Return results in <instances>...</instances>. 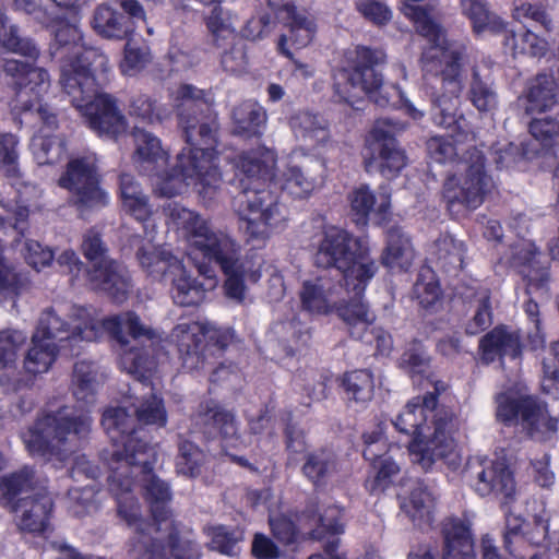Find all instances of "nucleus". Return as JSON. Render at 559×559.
Returning a JSON list of instances; mask_svg holds the SVG:
<instances>
[{
	"mask_svg": "<svg viewBox=\"0 0 559 559\" xmlns=\"http://www.w3.org/2000/svg\"><path fill=\"white\" fill-rule=\"evenodd\" d=\"M173 491H143V499L148 506L153 532L160 531L164 523L169 522L166 536L168 548L174 559H199L200 549L195 540L182 535L183 525L173 519L170 507Z\"/></svg>",
	"mask_w": 559,
	"mask_h": 559,
	"instance_id": "412c9836",
	"label": "nucleus"
},
{
	"mask_svg": "<svg viewBox=\"0 0 559 559\" xmlns=\"http://www.w3.org/2000/svg\"><path fill=\"white\" fill-rule=\"evenodd\" d=\"M386 61L382 49L357 46L345 53L344 64L334 74V92L340 100L354 104L367 95L379 106H388L390 97L383 76L374 68Z\"/></svg>",
	"mask_w": 559,
	"mask_h": 559,
	"instance_id": "1a4fd4ad",
	"label": "nucleus"
},
{
	"mask_svg": "<svg viewBox=\"0 0 559 559\" xmlns=\"http://www.w3.org/2000/svg\"><path fill=\"white\" fill-rule=\"evenodd\" d=\"M335 471V455L328 451L311 454L304 465L305 475L312 480L313 484H320L325 478L332 476Z\"/></svg>",
	"mask_w": 559,
	"mask_h": 559,
	"instance_id": "603ef678",
	"label": "nucleus"
},
{
	"mask_svg": "<svg viewBox=\"0 0 559 559\" xmlns=\"http://www.w3.org/2000/svg\"><path fill=\"white\" fill-rule=\"evenodd\" d=\"M207 28L216 40L234 39L235 27L227 14L221 8L215 7L207 17Z\"/></svg>",
	"mask_w": 559,
	"mask_h": 559,
	"instance_id": "338daca9",
	"label": "nucleus"
},
{
	"mask_svg": "<svg viewBox=\"0 0 559 559\" xmlns=\"http://www.w3.org/2000/svg\"><path fill=\"white\" fill-rule=\"evenodd\" d=\"M26 338V334L19 330L0 332V368L15 361L17 350Z\"/></svg>",
	"mask_w": 559,
	"mask_h": 559,
	"instance_id": "e2e57ef3",
	"label": "nucleus"
},
{
	"mask_svg": "<svg viewBox=\"0 0 559 559\" xmlns=\"http://www.w3.org/2000/svg\"><path fill=\"white\" fill-rule=\"evenodd\" d=\"M403 128L390 120H378L366 138L364 158L368 170L377 168L380 174L392 179L407 165V156L400 147L395 133Z\"/></svg>",
	"mask_w": 559,
	"mask_h": 559,
	"instance_id": "a211bd4d",
	"label": "nucleus"
},
{
	"mask_svg": "<svg viewBox=\"0 0 559 559\" xmlns=\"http://www.w3.org/2000/svg\"><path fill=\"white\" fill-rule=\"evenodd\" d=\"M427 150L430 158L439 164H450L455 169L456 163L467 156L472 151H467L463 156L457 157L459 148L452 138L432 136L427 142Z\"/></svg>",
	"mask_w": 559,
	"mask_h": 559,
	"instance_id": "5fc2aeb1",
	"label": "nucleus"
},
{
	"mask_svg": "<svg viewBox=\"0 0 559 559\" xmlns=\"http://www.w3.org/2000/svg\"><path fill=\"white\" fill-rule=\"evenodd\" d=\"M82 252L91 267L85 272L91 284L108 293L117 302L126 300L130 282L127 272L107 255L98 233L91 229L83 236Z\"/></svg>",
	"mask_w": 559,
	"mask_h": 559,
	"instance_id": "f3484780",
	"label": "nucleus"
},
{
	"mask_svg": "<svg viewBox=\"0 0 559 559\" xmlns=\"http://www.w3.org/2000/svg\"><path fill=\"white\" fill-rule=\"evenodd\" d=\"M207 534L211 536V545L214 550L227 556L236 554L235 549L240 539L236 530L216 525L209 528Z\"/></svg>",
	"mask_w": 559,
	"mask_h": 559,
	"instance_id": "0e129e2a",
	"label": "nucleus"
},
{
	"mask_svg": "<svg viewBox=\"0 0 559 559\" xmlns=\"http://www.w3.org/2000/svg\"><path fill=\"white\" fill-rule=\"evenodd\" d=\"M345 286L347 294L353 293L354 295L349 300H344L340 297V302L335 311H337L338 316L349 326L352 335L361 338L364 336L362 332L367 331L376 319L374 313L362 299V294L367 286L360 292H357L353 285L348 287L345 284Z\"/></svg>",
	"mask_w": 559,
	"mask_h": 559,
	"instance_id": "c85d7f7f",
	"label": "nucleus"
},
{
	"mask_svg": "<svg viewBox=\"0 0 559 559\" xmlns=\"http://www.w3.org/2000/svg\"><path fill=\"white\" fill-rule=\"evenodd\" d=\"M92 26L98 35L109 39H122L133 33L130 21L105 4L95 10Z\"/></svg>",
	"mask_w": 559,
	"mask_h": 559,
	"instance_id": "e433bc0d",
	"label": "nucleus"
},
{
	"mask_svg": "<svg viewBox=\"0 0 559 559\" xmlns=\"http://www.w3.org/2000/svg\"><path fill=\"white\" fill-rule=\"evenodd\" d=\"M468 468L477 475L481 484L491 489H513L515 486L513 472L504 459L489 461L477 455L468 462Z\"/></svg>",
	"mask_w": 559,
	"mask_h": 559,
	"instance_id": "7c9ffc66",
	"label": "nucleus"
},
{
	"mask_svg": "<svg viewBox=\"0 0 559 559\" xmlns=\"http://www.w3.org/2000/svg\"><path fill=\"white\" fill-rule=\"evenodd\" d=\"M171 100L188 146L178 154L177 163L169 171L162 168L147 174L152 177L153 191L159 197L171 198L192 186L199 194L211 199L222 178L215 162L214 122L199 118L210 108V103L202 90L190 84L174 90Z\"/></svg>",
	"mask_w": 559,
	"mask_h": 559,
	"instance_id": "7ed1b4c3",
	"label": "nucleus"
},
{
	"mask_svg": "<svg viewBox=\"0 0 559 559\" xmlns=\"http://www.w3.org/2000/svg\"><path fill=\"white\" fill-rule=\"evenodd\" d=\"M366 237L354 238L336 226H326L318 243L314 261L321 267H335L343 274L345 284L360 292L377 272L376 262L369 257Z\"/></svg>",
	"mask_w": 559,
	"mask_h": 559,
	"instance_id": "6e6552de",
	"label": "nucleus"
},
{
	"mask_svg": "<svg viewBox=\"0 0 559 559\" xmlns=\"http://www.w3.org/2000/svg\"><path fill=\"white\" fill-rule=\"evenodd\" d=\"M530 132L545 148L556 146L554 157L559 151V123L550 118L534 119L530 124Z\"/></svg>",
	"mask_w": 559,
	"mask_h": 559,
	"instance_id": "13d9d810",
	"label": "nucleus"
},
{
	"mask_svg": "<svg viewBox=\"0 0 559 559\" xmlns=\"http://www.w3.org/2000/svg\"><path fill=\"white\" fill-rule=\"evenodd\" d=\"M468 99L480 114H493L499 105V98L493 86L483 81L474 71L468 90Z\"/></svg>",
	"mask_w": 559,
	"mask_h": 559,
	"instance_id": "de8ad7c7",
	"label": "nucleus"
},
{
	"mask_svg": "<svg viewBox=\"0 0 559 559\" xmlns=\"http://www.w3.org/2000/svg\"><path fill=\"white\" fill-rule=\"evenodd\" d=\"M504 47L510 50L513 56L530 55L537 57L545 55L548 44L536 34L526 31L519 36L513 33L508 34L504 39Z\"/></svg>",
	"mask_w": 559,
	"mask_h": 559,
	"instance_id": "09e8293b",
	"label": "nucleus"
},
{
	"mask_svg": "<svg viewBox=\"0 0 559 559\" xmlns=\"http://www.w3.org/2000/svg\"><path fill=\"white\" fill-rule=\"evenodd\" d=\"M290 127L298 145L277 174L273 173L276 154L265 146L245 152L236 159V179L241 192L235 197L233 205L241 228L251 239H267L283 229L288 219L286 207L266 189L269 181L296 199L308 198L317 188V179L300 159L312 160L317 150L329 142L328 122L321 116L302 111L290 118Z\"/></svg>",
	"mask_w": 559,
	"mask_h": 559,
	"instance_id": "f257e3e1",
	"label": "nucleus"
},
{
	"mask_svg": "<svg viewBox=\"0 0 559 559\" xmlns=\"http://www.w3.org/2000/svg\"><path fill=\"white\" fill-rule=\"evenodd\" d=\"M134 153L133 163L143 174H152L167 165L168 151L162 145L160 140L151 132L135 128L133 132Z\"/></svg>",
	"mask_w": 559,
	"mask_h": 559,
	"instance_id": "cd10ccee",
	"label": "nucleus"
},
{
	"mask_svg": "<svg viewBox=\"0 0 559 559\" xmlns=\"http://www.w3.org/2000/svg\"><path fill=\"white\" fill-rule=\"evenodd\" d=\"M120 198L123 210L141 223H147L153 214L148 198L145 195L133 176L123 174L120 177Z\"/></svg>",
	"mask_w": 559,
	"mask_h": 559,
	"instance_id": "c9c22d12",
	"label": "nucleus"
},
{
	"mask_svg": "<svg viewBox=\"0 0 559 559\" xmlns=\"http://www.w3.org/2000/svg\"><path fill=\"white\" fill-rule=\"evenodd\" d=\"M0 491V504L16 514L17 527L21 532L33 535L44 534L50 525L53 500L50 491Z\"/></svg>",
	"mask_w": 559,
	"mask_h": 559,
	"instance_id": "4be33fe9",
	"label": "nucleus"
},
{
	"mask_svg": "<svg viewBox=\"0 0 559 559\" xmlns=\"http://www.w3.org/2000/svg\"><path fill=\"white\" fill-rule=\"evenodd\" d=\"M98 384L94 364L82 360L74 365L72 386L73 394L78 401L86 404L93 403Z\"/></svg>",
	"mask_w": 559,
	"mask_h": 559,
	"instance_id": "c03bdc74",
	"label": "nucleus"
},
{
	"mask_svg": "<svg viewBox=\"0 0 559 559\" xmlns=\"http://www.w3.org/2000/svg\"><path fill=\"white\" fill-rule=\"evenodd\" d=\"M61 350L53 342H43L38 336H32L23 367L26 373L37 376L47 372Z\"/></svg>",
	"mask_w": 559,
	"mask_h": 559,
	"instance_id": "58836bf2",
	"label": "nucleus"
},
{
	"mask_svg": "<svg viewBox=\"0 0 559 559\" xmlns=\"http://www.w3.org/2000/svg\"><path fill=\"white\" fill-rule=\"evenodd\" d=\"M90 426L87 415L72 416L69 407H62L38 418L23 435V441L32 455L67 462L70 459L66 448L69 437L87 432Z\"/></svg>",
	"mask_w": 559,
	"mask_h": 559,
	"instance_id": "9b49d317",
	"label": "nucleus"
},
{
	"mask_svg": "<svg viewBox=\"0 0 559 559\" xmlns=\"http://www.w3.org/2000/svg\"><path fill=\"white\" fill-rule=\"evenodd\" d=\"M405 435L415 436L408 447L412 461L429 468L436 460L443 459L451 465L459 463L453 433L459 423L453 412L437 408L435 393L412 399L393 421Z\"/></svg>",
	"mask_w": 559,
	"mask_h": 559,
	"instance_id": "39448f33",
	"label": "nucleus"
},
{
	"mask_svg": "<svg viewBox=\"0 0 559 559\" xmlns=\"http://www.w3.org/2000/svg\"><path fill=\"white\" fill-rule=\"evenodd\" d=\"M430 358L419 343L412 344L401 356L400 367L412 378L428 371Z\"/></svg>",
	"mask_w": 559,
	"mask_h": 559,
	"instance_id": "4d7b16f0",
	"label": "nucleus"
},
{
	"mask_svg": "<svg viewBox=\"0 0 559 559\" xmlns=\"http://www.w3.org/2000/svg\"><path fill=\"white\" fill-rule=\"evenodd\" d=\"M342 290L341 284L326 274L307 278L299 290L301 308L312 314H328L338 305Z\"/></svg>",
	"mask_w": 559,
	"mask_h": 559,
	"instance_id": "b1692460",
	"label": "nucleus"
},
{
	"mask_svg": "<svg viewBox=\"0 0 559 559\" xmlns=\"http://www.w3.org/2000/svg\"><path fill=\"white\" fill-rule=\"evenodd\" d=\"M496 403V414L500 421L520 423L534 440L546 441L557 432L558 418L549 414L546 404L528 395L522 383L499 393Z\"/></svg>",
	"mask_w": 559,
	"mask_h": 559,
	"instance_id": "f8f14e48",
	"label": "nucleus"
},
{
	"mask_svg": "<svg viewBox=\"0 0 559 559\" xmlns=\"http://www.w3.org/2000/svg\"><path fill=\"white\" fill-rule=\"evenodd\" d=\"M117 503V514L130 528L134 536L131 545L140 559H169L166 545L158 538L152 537L153 524L144 518L142 506L133 495L134 491H112Z\"/></svg>",
	"mask_w": 559,
	"mask_h": 559,
	"instance_id": "aec40b11",
	"label": "nucleus"
},
{
	"mask_svg": "<svg viewBox=\"0 0 559 559\" xmlns=\"http://www.w3.org/2000/svg\"><path fill=\"white\" fill-rule=\"evenodd\" d=\"M20 139L17 135L0 133V170L10 178L20 176Z\"/></svg>",
	"mask_w": 559,
	"mask_h": 559,
	"instance_id": "8fccbe9b",
	"label": "nucleus"
},
{
	"mask_svg": "<svg viewBox=\"0 0 559 559\" xmlns=\"http://www.w3.org/2000/svg\"><path fill=\"white\" fill-rule=\"evenodd\" d=\"M357 11L377 26L386 25L393 16L392 10L380 0H357Z\"/></svg>",
	"mask_w": 559,
	"mask_h": 559,
	"instance_id": "69168bd1",
	"label": "nucleus"
},
{
	"mask_svg": "<svg viewBox=\"0 0 559 559\" xmlns=\"http://www.w3.org/2000/svg\"><path fill=\"white\" fill-rule=\"evenodd\" d=\"M408 496L397 495L401 510L420 530L433 523L435 499L430 491H408Z\"/></svg>",
	"mask_w": 559,
	"mask_h": 559,
	"instance_id": "f704fd0d",
	"label": "nucleus"
},
{
	"mask_svg": "<svg viewBox=\"0 0 559 559\" xmlns=\"http://www.w3.org/2000/svg\"><path fill=\"white\" fill-rule=\"evenodd\" d=\"M463 14L468 17L476 34L499 33L503 29V21L489 11L484 0H461Z\"/></svg>",
	"mask_w": 559,
	"mask_h": 559,
	"instance_id": "ea45409f",
	"label": "nucleus"
},
{
	"mask_svg": "<svg viewBox=\"0 0 559 559\" xmlns=\"http://www.w3.org/2000/svg\"><path fill=\"white\" fill-rule=\"evenodd\" d=\"M164 212L167 226L188 242L189 254L199 253L209 261L216 262L226 275V296L241 302L246 293L243 280L259 281L261 263L240 260L239 245L198 212L177 202L168 203Z\"/></svg>",
	"mask_w": 559,
	"mask_h": 559,
	"instance_id": "20e7f679",
	"label": "nucleus"
},
{
	"mask_svg": "<svg viewBox=\"0 0 559 559\" xmlns=\"http://www.w3.org/2000/svg\"><path fill=\"white\" fill-rule=\"evenodd\" d=\"M3 71L19 85L17 102L22 110L36 114L40 120H49V124L55 123V115L41 103L51 84L48 71L16 59L5 60Z\"/></svg>",
	"mask_w": 559,
	"mask_h": 559,
	"instance_id": "6ab92c4d",
	"label": "nucleus"
},
{
	"mask_svg": "<svg viewBox=\"0 0 559 559\" xmlns=\"http://www.w3.org/2000/svg\"><path fill=\"white\" fill-rule=\"evenodd\" d=\"M441 290L435 273L429 267H423L414 285V296L425 307L433 306L440 298Z\"/></svg>",
	"mask_w": 559,
	"mask_h": 559,
	"instance_id": "864d4df0",
	"label": "nucleus"
},
{
	"mask_svg": "<svg viewBox=\"0 0 559 559\" xmlns=\"http://www.w3.org/2000/svg\"><path fill=\"white\" fill-rule=\"evenodd\" d=\"M41 22L51 32L49 56L59 62V83L71 103L99 135L116 136L123 132V116L111 97L99 92L95 79L96 72L107 71L108 58L85 44L76 16L71 20L56 16Z\"/></svg>",
	"mask_w": 559,
	"mask_h": 559,
	"instance_id": "f03ea898",
	"label": "nucleus"
},
{
	"mask_svg": "<svg viewBox=\"0 0 559 559\" xmlns=\"http://www.w3.org/2000/svg\"><path fill=\"white\" fill-rule=\"evenodd\" d=\"M0 50L14 52L32 60H36L40 55L33 40L19 37L17 27L9 22L7 15L1 10Z\"/></svg>",
	"mask_w": 559,
	"mask_h": 559,
	"instance_id": "37998d69",
	"label": "nucleus"
},
{
	"mask_svg": "<svg viewBox=\"0 0 559 559\" xmlns=\"http://www.w3.org/2000/svg\"><path fill=\"white\" fill-rule=\"evenodd\" d=\"M476 311L466 326L468 334H477L491 324L490 298L487 289H480L475 296Z\"/></svg>",
	"mask_w": 559,
	"mask_h": 559,
	"instance_id": "680f3d73",
	"label": "nucleus"
},
{
	"mask_svg": "<svg viewBox=\"0 0 559 559\" xmlns=\"http://www.w3.org/2000/svg\"><path fill=\"white\" fill-rule=\"evenodd\" d=\"M266 120V111L254 100H246L233 110L234 130L239 135H260L265 128Z\"/></svg>",
	"mask_w": 559,
	"mask_h": 559,
	"instance_id": "4c0bfd02",
	"label": "nucleus"
},
{
	"mask_svg": "<svg viewBox=\"0 0 559 559\" xmlns=\"http://www.w3.org/2000/svg\"><path fill=\"white\" fill-rule=\"evenodd\" d=\"M350 212L356 224L366 226L368 221L380 225L390 216L391 198L386 191L374 193L368 186H360L349 194Z\"/></svg>",
	"mask_w": 559,
	"mask_h": 559,
	"instance_id": "393cba45",
	"label": "nucleus"
},
{
	"mask_svg": "<svg viewBox=\"0 0 559 559\" xmlns=\"http://www.w3.org/2000/svg\"><path fill=\"white\" fill-rule=\"evenodd\" d=\"M400 466L393 457L381 459L379 463L371 466V473L373 474L372 486L376 489H385L399 485L396 479L400 476ZM400 485L405 486V484Z\"/></svg>",
	"mask_w": 559,
	"mask_h": 559,
	"instance_id": "052dcab7",
	"label": "nucleus"
},
{
	"mask_svg": "<svg viewBox=\"0 0 559 559\" xmlns=\"http://www.w3.org/2000/svg\"><path fill=\"white\" fill-rule=\"evenodd\" d=\"M170 337L178 347L183 367L192 371L205 368L206 353H212V346L219 350L226 347L233 333L211 323L190 321L177 324Z\"/></svg>",
	"mask_w": 559,
	"mask_h": 559,
	"instance_id": "2eb2a0df",
	"label": "nucleus"
},
{
	"mask_svg": "<svg viewBox=\"0 0 559 559\" xmlns=\"http://www.w3.org/2000/svg\"><path fill=\"white\" fill-rule=\"evenodd\" d=\"M205 462V454L192 442L185 441L179 447L177 471L179 474L195 477Z\"/></svg>",
	"mask_w": 559,
	"mask_h": 559,
	"instance_id": "6e6d98bb",
	"label": "nucleus"
},
{
	"mask_svg": "<svg viewBox=\"0 0 559 559\" xmlns=\"http://www.w3.org/2000/svg\"><path fill=\"white\" fill-rule=\"evenodd\" d=\"M302 513L309 519H314L318 515V525L311 532V536L313 538L322 539L328 535L333 536L323 545V551L329 557L328 559H346L344 556L337 554V549L340 547V538L337 535L344 532L342 509L336 506H329L321 513L319 512V507L316 503L308 507Z\"/></svg>",
	"mask_w": 559,
	"mask_h": 559,
	"instance_id": "bb28decb",
	"label": "nucleus"
},
{
	"mask_svg": "<svg viewBox=\"0 0 559 559\" xmlns=\"http://www.w3.org/2000/svg\"><path fill=\"white\" fill-rule=\"evenodd\" d=\"M285 22L287 31L281 35L277 48L287 58L293 53L289 47L301 49L308 46L317 31L314 20L301 12H295Z\"/></svg>",
	"mask_w": 559,
	"mask_h": 559,
	"instance_id": "c756f323",
	"label": "nucleus"
},
{
	"mask_svg": "<svg viewBox=\"0 0 559 559\" xmlns=\"http://www.w3.org/2000/svg\"><path fill=\"white\" fill-rule=\"evenodd\" d=\"M58 185L71 193L81 212L104 207L109 202L108 193L99 187L97 159L94 153L72 157Z\"/></svg>",
	"mask_w": 559,
	"mask_h": 559,
	"instance_id": "dca6fc26",
	"label": "nucleus"
},
{
	"mask_svg": "<svg viewBox=\"0 0 559 559\" xmlns=\"http://www.w3.org/2000/svg\"><path fill=\"white\" fill-rule=\"evenodd\" d=\"M41 121L44 126L33 136L31 150L38 165H49L57 163L64 155V141L57 134H50V130L57 126L56 119L52 124H49L47 119Z\"/></svg>",
	"mask_w": 559,
	"mask_h": 559,
	"instance_id": "72a5a7b5",
	"label": "nucleus"
},
{
	"mask_svg": "<svg viewBox=\"0 0 559 559\" xmlns=\"http://www.w3.org/2000/svg\"><path fill=\"white\" fill-rule=\"evenodd\" d=\"M25 261L35 270L39 271L49 265L53 260L50 249L44 248L38 241L26 240L23 247Z\"/></svg>",
	"mask_w": 559,
	"mask_h": 559,
	"instance_id": "774afa93",
	"label": "nucleus"
},
{
	"mask_svg": "<svg viewBox=\"0 0 559 559\" xmlns=\"http://www.w3.org/2000/svg\"><path fill=\"white\" fill-rule=\"evenodd\" d=\"M556 83L550 75L536 76L530 84L526 94L525 110L527 114L542 112L557 103Z\"/></svg>",
	"mask_w": 559,
	"mask_h": 559,
	"instance_id": "79ce46f5",
	"label": "nucleus"
},
{
	"mask_svg": "<svg viewBox=\"0 0 559 559\" xmlns=\"http://www.w3.org/2000/svg\"><path fill=\"white\" fill-rule=\"evenodd\" d=\"M71 328L53 311L41 313L33 336L43 342H53L60 349L74 352L81 342L97 341L103 332L109 333L122 346L128 344L127 335L134 341L155 337L153 330L143 324L134 312H126L105 319H97L93 311L85 308L74 309L71 316Z\"/></svg>",
	"mask_w": 559,
	"mask_h": 559,
	"instance_id": "423d86ee",
	"label": "nucleus"
},
{
	"mask_svg": "<svg viewBox=\"0 0 559 559\" xmlns=\"http://www.w3.org/2000/svg\"><path fill=\"white\" fill-rule=\"evenodd\" d=\"M465 248L462 241L451 235H442L433 245L438 263L448 271L462 269Z\"/></svg>",
	"mask_w": 559,
	"mask_h": 559,
	"instance_id": "49530a36",
	"label": "nucleus"
},
{
	"mask_svg": "<svg viewBox=\"0 0 559 559\" xmlns=\"http://www.w3.org/2000/svg\"><path fill=\"white\" fill-rule=\"evenodd\" d=\"M364 451L362 455L370 466L379 463L383 457H392L389 452L392 447L388 443L384 435L382 424H379L372 430H366L362 435Z\"/></svg>",
	"mask_w": 559,
	"mask_h": 559,
	"instance_id": "3c124183",
	"label": "nucleus"
},
{
	"mask_svg": "<svg viewBox=\"0 0 559 559\" xmlns=\"http://www.w3.org/2000/svg\"><path fill=\"white\" fill-rule=\"evenodd\" d=\"M155 337L152 341L145 338L150 344L143 348L130 347L124 348L120 354V366L122 370L135 377V382L131 386L133 394L147 389L140 397L134 396L135 402L132 403L136 420L143 425L165 426L167 423V413L163 400L153 393L146 383L147 376L155 367L153 357L148 356V349L157 345L162 337L153 330Z\"/></svg>",
	"mask_w": 559,
	"mask_h": 559,
	"instance_id": "ddd939ff",
	"label": "nucleus"
},
{
	"mask_svg": "<svg viewBox=\"0 0 559 559\" xmlns=\"http://www.w3.org/2000/svg\"><path fill=\"white\" fill-rule=\"evenodd\" d=\"M487 183L484 155L473 148L456 163L443 183L442 197L450 213L460 215L480 206Z\"/></svg>",
	"mask_w": 559,
	"mask_h": 559,
	"instance_id": "4468645a",
	"label": "nucleus"
},
{
	"mask_svg": "<svg viewBox=\"0 0 559 559\" xmlns=\"http://www.w3.org/2000/svg\"><path fill=\"white\" fill-rule=\"evenodd\" d=\"M463 14L468 17L476 34L499 33L503 29V21L489 11L484 0H461Z\"/></svg>",
	"mask_w": 559,
	"mask_h": 559,
	"instance_id": "a19ab883",
	"label": "nucleus"
},
{
	"mask_svg": "<svg viewBox=\"0 0 559 559\" xmlns=\"http://www.w3.org/2000/svg\"><path fill=\"white\" fill-rule=\"evenodd\" d=\"M134 418L123 407L108 408L102 424L117 448L112 456L116 466L109 476L110 485L120 489H168V484L156 476L151 467L154 448L135 437Z\"/></svg>",
	"mask_w": 559,
	"mask_h": 559,
	"instance_id": "0eeeda50",
	"label": "nucleus"
},
{
	"mask_svg": "<svg viewBox=\"0 0 559 559\" xmlns=\"http://www.w3.org/2000/svg\"><path fill=\"white\" fill-rule=\"evenodd\" d=\"M151 60V52L146 45L139 46L129 40L124 47L120 69L123 74L132 75L143 69Z\"/></svg>",
	"mask_w": 559,
	"mask_h": 559,
	"instance_id": "bf43d9fd",
	"label": "nucleus"
},
{
	"mask_svg": "<svg viewBox=\"0 0 559 559\" xmlns=\"http://www.w3.org/2000/svg\"><path fill=\"white\" fill-rule=\"evenodd\" d=\"M415 252L411 239L401 228L388 231L386 246L382 253V263L391 270L406 271L412 265Z\"/></svg>",
	"mask_w": 559,
	"mask_h": 559,
	"instance_id": "473e14b6",
	"label": "nucleus"
},
{
	"mask_svg": "<svg viewBox=\"0 0 559 559\" xmlns=\"http://www.w3.org/2000/svg\"><path fill=\"white\" fill-rule=\"evenodd\" d=\"M480 349L487 364L500 357L516 359L521 353L520 337L504 328H496L481 338Z\"/></svg>",
	"mask_w": 559,
	"mask_h": 559,
	"instance_id": "2f4dec72",
	"label": "nucleus"
},
{
	"mask_svg": "<svg viewBox=\"0 0 559 559\" xmlns=\"http://www.w3.org/2000/svg\"><path fill=\"white\" fill-rule=\"evenodd\" d=\"M343 386L349 402L364 407L373 396V377L368 370H355L344 376Z\"/></svg>",
	"mask_w": 559,
	"mask_h": 559,
	"instance_id": "a18cd8bd",
	"label": "nucleus"
},
{
	"mask_svg": "<svg viewBox=\"0 0 559 559\" xmlns=\"http://www.w3.org/2000/svg\"><path fill=\"white\" fill-rule=\"evenodd\" d=\"M202 413L205 420L211 424L212 428L221 438L222 448L226 454L240 466L252 469V466L246 459L229 453L230 449H240L247 445L246 440L238 433L235 416L213 402L206 404L204 407L202 406Z\"/></svg>",
	"mask_w": 559,
	"mask_h": 559,
	"instance_id": "a878e982",
	"label": "nucleus"
},
{
	"mask_svg": "<svg viewBox=\"0 0 559 559\" xmlns=\"http://www.w3.org/2000/svg\"><path fill=\"white\" fill-rule=\"evenodd\" d=\"M526 515L527 519L516 518L518 523L512 526L508 523L503 534V548L513 559L519 558L512 548L513 539L516 543L525 540L533 546L550 544L545 504L535 499L526 501Z\"/></svg>",
	"mask_w": 559,
	"mask_h": 559,
	"instance_id": "5701e85b",
	"label": "nucleus"
},
{
	"mask_svg": "<svg viewBox=\"0 0 559 559\" xmlns=\"http://www.w3.org/2000/svg\"><path fill=\"white\" fill-rule=\"evenodd\" d=\"M138 260L143 271L155 281L170 278L171 298L181 307L197 306L205 298L207 289L216 285L215 278L203 266L200 274L206 282L192 277L182 261L164 247L147 243L138 251Z\"/></svg>",
	"mask_w": 559,
	"mask_h": 559,
	"instance_id": "9d476101",
	"label": "nucleus"
}]
</instances>
